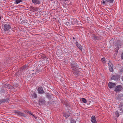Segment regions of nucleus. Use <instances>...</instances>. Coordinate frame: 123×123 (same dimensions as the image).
<instances>
[{
    "label": "nucleus",
    "mask_w": 123,
    "mask_h": 123,
    "mask_svg": "<svg viewBox=\"0 0 123 123\" xmlns=\"http://www.w3.org/2000/svg\"><path fill=\"white\" fill-rule=\"evenodd\" d=\"M119 78V75L115 74L114 75H112L111 76V79L114 80H117Z\"/></svg>",
    "instance_id": "obj_1"
},
{
    "label": "nucleus",
    "mask_w": 123,
    "mask_h": 123,
    "mask_svg": "<svg viewBox=\"0 0 123 123\" xmlns=\"http://www.w3.org/2000/svg\"><path fill=\"white\" fill-rule=\"evenodd\" d=\"M123 89L121 86L119 85L115 87L114 88V90L116 92H119L121 91Z\"/></svg>",
    "instance_id": "obj_2"
},
{
    "label": "nucleus",
    "mask_w": 123,
    "mask_h": 123,
    "mask_svg": "<svg viewBox=\"0 0 123 123\" xmlns=\"http://www.w3.org/2000/svg\"><path fill=\"white\" fill-rule=\"evenodd\" d=\"M14 112L16 113V114L18 115L19 116H22L24 117H26V116L24 113L20 112L18 110H14Z\"/></svg>",
    "instance_id": "obj_3"
},
{
    "label": "nucleus",
    "mask_w": 123,
    "mask_h": 123,
    "mask_svg": "<svg viewBox=\"0 0 123 123\" xmlns=\"http://www.w3.org/2000/svg\"><path fill=\"white\" fill-rule=\"evenodd\" d=\"M11 28L10 25L8 24H5L4 26V29L5 31H8Z\"/></svg>",
    "instance_id": "obj_4"
},
{
    "label": "nucleus",
    "mask_w": 123,
    "mask_h": 123,
    "mask_svg": "<svg viewBox=\"0 0 123 123\" xmlns=\"http://www.w3.org/2000/svg\"><path fill=\"white\" fill-rule=\"evenodd\" d=\"M71 68L72 69H76L77 68L78 66L77 64L74 62H72V63H70Z\"/></svg>",
    "instance_id": "obj_5"
},
{
    "label": "nucleus",
    "mask_w": 123,
    "mask_h": 123,
    "mask_svg": "<svg viewBox=\"0 0 123 123\" xmlns=\"http://www.w3.org/2000/svg\"><path fill=\"white\" fill-rule=\"evenodd\" d=\"M116 86V84L114 83L110 82L108 83V86L109 87L110 89L113 88Z\"/></svg>",
    "instance_id": "obj_6"
},
{
    "label": "nucleus",
    "mask_w": 123,
    "mask_h": 123,
    "mask_svg": "<svg viewBox=\"0 0 123 123\" xmlns=\"http://www.w3.org/2000/svg\"><path fill=\"white\" fill-rule=\"evenodd\" d=\"M37 91L38 93L40 94H42L44 93V91L43 90L42 86L39 87L37 89Z\"/></svg>",
    "instance_id": "obj_7"
},
{
    "label": "nucleus",
    "mask_w": 123,
    "mask_h": 123,
    "mask_svg": "<svg viewBox=\"0 0 123 123\" xmlns=\"http://www.w3.org/2000/svg\"><path fill=\"white\" fill-rule=\"evenodd\" d=\"M109 68L110 71L111 72H112L113 71V66L112 63L111 62H110L108 63Z\"/></svg>",
    "instance_id": "obj_8"
},
{
    "label": "nucleus",
    "mask_w": 123,
    "mask_h": 123,
    "mask_svg": "<svg viewBox=\"0 0 123 123\" xmlns=\"http://www.w3.org/2000/svg\"><path fill=\"white\" fill-rule=\"evenodd\" d=\"M46 103V101L43 99H40L39 100V103L40 105H44Z\"/></svg>",
    "instance_id": "obj_9"
},
{
    "label": "nucleus",
    "mask_w": 123,
    "mask_h": 123,
    "mask_svg": "<svg viewBox=\"0 0 123 123\" xmlns=\"http://www.w3.org/2000/svg\"><path fill=\"white\" fill-rule=\"evenodd\" d=\"M75 44L76 46H77L81 50V51H82V46L80 44H79L77 41H76Z\"/></svg>",
    "instance_id": "obj_10"
},
{
    "label": "nucleus",
    "mask_w": 123,
    "mask_h": 123,
    "mask_svg": "<svg viewBox=\"0 0 123 123\" xmlns=\"http://www.w3.org/2000/svg\"><path fill=\"white\" fill-rule=\"evenodd\" d=\"M91 122L93 123H97L95 117L94 116H92L91 117Z\"/></svg>",
    "instance_id": "obj_11"
},
{
    "label": "nucleus",
    "mask_w": 123,
    "mask_h": 123,
    "mask_svg": "<svg viewBox=\"0 0 123 123\" xmlns=\"http://www.w3.org/2000/svg\"><path fill=\"white\" fill-rule=\"evenodd\" d=\"M72 72L74 75L75 76L79 74V72L77 69H74L72 70Z\"/></svg>",
    "instance_id": "obj_12"
},
{
    "label": "nucleus",
    "mask_w": 123,
    "mask_h": 123,
    "mask_svg": "<svg viewBox=\"0 0 123 123\" xmlns=\"http://www.w3.org/2000/svg\"><path fill=\"white\" fill-rule=\"evenodd\" d=\"M28 66L27 65H25L23 66L20 68L21 70H23L27 68H28Z\"/></svg>",
    "instance_id": "obj_13"
},
{
    "label": "nucleus",
    "mask_w": 123,
    "mask_h": 123,
    "mask_svg": "<svg viewBox=\"0 0 123 123\" xmlns=\"http://www.w3.org/2000/svg\"><path fill=\"white\" fill-rule=\"evenodd\" d=\"M31 95L32 98H36L37 97V95L35 92H32V93L31 94Z\"/></svg>",
    "instance_id": "obj_14"
},
{
    "label": "nucleus",
    "mask_w": 123,
    "mask_h": 123,
    "mask_svg": "<svg viewBox=\"0 0 123 123\" xmlns=\"http://www.w3.org/2000/svg\"><path fill=\"white\" fill-rule=\"evenodd\" d=\"M32 2L33 3L37 4H39L40 3L38 0H32Z\"/></svg>",
    "instance_id": "obj_15"
},
{
    "label": "nucleus",
    "mask_w": 123,
    "mask_h": 123,
    "mask_svg": "<svg viewBox=\"0 0 123 123\" xmlns=\"http://www.w3.org/2000/svg\"><path fill=\"white\" fill-rule=\"evenodd\" d=\"M9 100V98H7L6 99H3L1 100V101H0V102H8V101Z\"/></svg>",
    "instance_id": "obj_16"
},
{
    "label": "nucleus",
    "mask_w": 123,
    "mask_h": 123,
    "mask_svg": "<svg viewBox=\"0 0 123 123\" xmlns=\"http://www.w3.org/2000/svg\"><path fill=\"white\" fill-rule=\"evenodd\" d=\"M93 38L95 40H98L99 39V37L96 36H94L93 37Z\"/></svg>",
    "instance_id": "obj_17"
},
{
    "label": "nucleus",
    "mask_w": 123,
    "mask_h": 123,
    "mask_svg": "<svg viewBox=\"0 0 123 123\" xmlns=\"http://www.w3.org/2000/svg\"><path fill=\"white\" fill-rule=\"evenodd\" d=\"M70 116V114L68 113H65L63 115V116L66 117H68Z\"/></svg>",
    "instance_id": "obj_18"
},
{
    "label": "nucleus",
    "mask_w": 123,
    "mask_h": 123,
    "mask_svg": "<svg viewBox=\"0 0 123 123\" xmlns=\"http://www.w3.org/2000/svg\"><path fill=\"white\" fill-rule=\"evenodd\" d=\"M81 100L82 102L84 103H85L87 102L86 99L84 98H81Z\"/></svg>",
    "instance_id": "obj_19"
},
{
    "label": "nucleus",
    "mask_w": 123,
    "mask_h": 123,
    "mask_svg": "<svg viewBox=\"0 0 123 123\" xmlns=\"http://www.w3.org/2000/svg\"><path fill=\"white\" fill-rule=\"evenodd\" d=\"M115 115L117 117H118L119 116V114L118 111H116L115 112Z\"/></svg>",
    "instance_id": "obj_20"
},
{
    "label": "nucleus",
    "mask_w": 123,
    "mask_h": 123,
    "mask_svg": "<svg viewBox=\"0 0 123 123\" xmlns=\"http://www.w3.org/2000/svg\"><path fill=\"white\" fill-rule=\"evenodd\" d=\"M22 22L25 24H27V20L25 19H24V20L22 21Z\"/></svg>",
    "instance_id": "obj_21"
},
{
    "label": "nucleus",
    "mask_w": 123,
    "mask_h": 123,
    "mask_svg": "<svg viewBox=\"0 0 123 123\" xmlns=\"http://www.w3.org/2000/svg\"><path fill=\"white\" fill-rule=\"evenodd\" d=\"M22 0H16V2L17 4H18L20 2H22Z\"/></svg>",
    "instance_id": "obj_22"
},
{
    "label": "nucleus",
    "mask_w": 123,
    "mask_h": 123,
    "mask_svg": "<svg viewBox=\"0 0 123 123\" xmlns=\"http://www.w3.org/2000/svg\"><path fill=\"white\" fill-rule=\"evenodd\" d=\"M46 97L49 99L51 98V96L50 95H49V94H48L46 95Z\"/></svg>",
    "instance_id": "obj_23"
},
{
    "label": "nucleus",
    "mask_w": 123,
    "mask_h": 123,
    "mask_svg": "<svg viewBox=\"0 0 123 123\" xmlns=\"http://www.w3.org/2000/svg\"><path fill=\"white\" fill-rule=\"evenodd\" d=\"M69 49H67V50H66V52L68 54H70V53H71V51L69 50Z\"/></svg>",
    "instance_id": "obj_24"
},
{
    "label": "nucleus",
    "mask_w": 123,
    "mask_h": 123,
    "mask_svg": "<svg viewBox=\"0 0 123 123\" xmlns=\"http://www.w3.org/2000/svg\"><path fill=\"white\" fill-rule=\"evenodd\" d=\"M71 123H76L75 121L74 120V119H71Z\"/></svg>",
    "instance_id": "obj_25"
},
{
    "label": "nucleus",
    "mask_w": 123,
    "mask_h": 123,
    "mask_svg": "<svg viewBox=\"0 0 123 123\" xmlns=\"http://www.w3.org/2000/svg\"><path fill=\"white\" fill-rule=\"evenodd\" d=\"M105 59L104 58H102L101 61L103 62H105Z\"/></svg>",
    "instance_id": "obj_26"
},
{
    "label": "nucleus",
    "mask_w": 123,
    "mask_h": 123,
    "mask_svg": "<svg viewBox=\"0 0 123 123\" xmlns=\"http://www.w3.org/2000/svg\"><path fill=\"white\" fill-rule=\"evenodd\" d=\"M18 86V84H17L16 83H14L13 85L14 86V87H17V86Z\"/></svg>",
    "instance_id": "obj_27"
},
{
    "label": "nucleus",
    "mask_w": 123,
    "mask_h": 123,
    "mask_svg": "<svg viewBox=\"0 0 123 123\" xmlns=\"http://www.w3.org/2000/svg\"><path fill=\"white\" fill-rule=\"evenodd\" d=\"M39 73V72H38V71L37 70L36 72H35V73H34V74H35V75H36L37 74H38ZM33 74H34V73Z\"/></svg>",
    "instance_id": "obj_28"
},
{
    "label": "nucleus",
    "mask_w": 123,
    "mask_h": 123,
    "mask_svg": "<svg viewBox=\"0 0 123 123\" xmlns=\"http://www.w3.org/2000/svg\"><path fill=\"white\" fill-rule=\"evenodd\" d=\"M121 97H122L120 95H119L118 96L117 99H118L119 98L120 99V98H121Z\"/></svg>",
    "instance_id": "obj_29"
},
{
    "label": "nucleus",
    "mask_w": 123,
    "mask_h": 123,
    "mask_svg": "<svg viewBox=\"0 0 123 123\" xmlns=\"http://www.w3.org/2000/svg\"><path fill=\"white\" fill-rule=\"evenodd\" d=\"M30 111H25V112L26 113L29 114Z\"/></svg>",
    "instance_id": "obj_30"
},
{
    "label": "nucleus",
    "mask_w": 123,
    "mask_h": 123,
    "mask_svg": "<svg viewBox=\"0 0 123 123\" xmlns=\"http://www.w3.org/2000/svg\"><path fill=\"white\" fill-rule=\"evenodd\" d=\"M29 114L30 115H33V114H32V112H31V111H30Z\"/></svg>",
    "instance_id": "obj_31"
},
{
    "label": "nucleus",
    "mask_w": 123,
    "mask_h": 123,
    "mask_svg": "<svg viewBox=\"0 0 123 123\" xmlns=\"http://www.w3.org/2000/svg\"><path fill=\"white\" fill-rule=\"evenodd\" d=\"M121 58L122 59H123V52L122 53V54Z\"/></svg>",
    "instance_id": "obj_32"
},
{
    "label": "nucleus",
    "mask_w": 123,
    "mask_h": 123,
    "mask_svg": "<svg viewBox=\"0 0 123 123\" xmlns=\"http://www.w3.org/2000/svg\"><path fill=\"white\" fill-rule=\"evenodd\" d=\"M47 59V57L46 56L44 57H43V59L44 60L45 59Z\"/></svg>",
    "instance_id": "obj_33"
},
{
    "label": "nucleus",
    "mask_w": 123,
    "mask_h": 123,
    "mask_svg": "<svg viewBox=\"0 0 123 123\" xmlns=\"http://www.w3.org/2000/svg\"><path fill=\"white\" fill-rule=\"evenodd\" d=\"M120 72H123V68H122L121 69L120 71Z\"/></svg>",
    "instance_id": "obj_34"
},
{
    "label": "nucleus",
    "mask_w": 123,
    "mask_h": 123,
    "mask_svg": "<svg viewBox=\"0 0 123 123\" xmlns=\"http://www.w3.org/2000/svg\"><path fill=\"white\" fill-rule=\"evenodd\" d=\"M37 70V71H38V72H39V73L40 72H41V70H40L39 69H38V70Z\"/></svg>",
    "instance_id": "obj_35"
},
{
    "label": "nucleus",
    "mask_w": 123,
    "mask_h": 123,
    "mask_svg": "<svg viewBox=\"0 0 123 123\" xmlns=\"http://www.w3.org/2000/svg\"><path fill=\"white\" fill-rule=\"evenodd\" d=\"M10 31L8 32V34L9 35H10V34H11V33L10 32Z\"/></svg>",
    "instance_id": "obj_36"
},
{
    "label": "nucleus",
    "mask_w": 123,
    "mask_h": 123,
    "mask_svg": "<svg viewBox=\"0 0 123 123\" xmlns=\"http://www.w3.org/2000/svg\"><path fill=\"white\" fill-rule=\"evenodd\" d=\"M120 46H121V45H118L117 47H118H118H120Z\"/></svg>",
    "instance_id": "obj_37"
},
{
    "label": "nucleus",
    "mask_w": 123,
    "mask_h": 123,
    "mask_svg": "<svg viewBox=\"0 0 123 123\" xmlns=\"http://www.w3.org/2000/svg\"><path fill=\"white\" fill-rule=\"evenodd\" d=\"M34 117H35V116H34L33 114V115H32Z\"/></svg>",
    "instance_id": "obj_38"
},
{
    "label": "nucleus",
    "mask_w": 123,
    "mask_h": 123,
    "mask_svg": "<svg viewBox=\"0 0 123 123\" xmlns=\"http://www.w3.org/2000/svg\"><path fill=\"white\" fill-rule=\"evenodd\" d=\"M34 117H35V116H34L33 114V115H32Z\"/></svg>",
    "instance_id": "obj_39"
},
{
    "label": "nucleus",
    "mask_w": 123,
    "mask_h": 123,
    "mask_svg": "<svg viewBox=\"0 0 123 123\" xmlns=\"http://www.w3.org/2000/svg\"><path fill=\"white\" fill-rule=\"evenodd\" d=\"M34 117H35V116H34L33 114V115H32Z\"/></svg>",
    "instance_id": "obj_40"
},
{
    "label": "nucleus",
    "mask_w": 123,
    "mask_h": 123,
    "mask_svg": "<svg viewBox=\"0 0 123 123\" xmlns=\"http://www.w3.org/2000/svg\"><path fill=\"white\" fill-rule=\"evenodd\" d=\"M34 118H35V119H37V118L36 117H34Z\"/></svg>",
    "instance_id": "obj_41"
},
{
    "label": "nucleus",
    "mask_w": 123,
    "mask_h": 123,
    "mask_svg": "<svg viewBox=\"0 0 123 123\" xmlns=\"http://www.w3.org/2000/svg\"><path fill=\"white\" fill-rule=\"evenodd\" d=\"M122 80L123 81V77H122Z\"/></svg>",
    "instance_id": "obj_42"
},
{
    "label": "nucleus",
    "mask_w": 123,
    "mask_h": 123,
    "mask_svg": "<svg viewBox=\"0 0 123 123\" xmlns=\"http://www.w3.org/2000/svg\"><path fill=\"white\" fill-rule=\"evenodd\" d=\"M73 39H75V38H74V37H73Z\"/></svg>",
    "instance_id": "obj_43"
},
{
    "label": "nucleus",
    "mask_w": 123,
    "mask_h": 123,
    "mask_svg": "<svg viewBox=\"0 0 123 123\" xmlns=\"http://www.w3.org/2000/svg\"><path fill=\"white\" fill-rule=\"evenodd\" d=\"M1 19V17H0V20Z\"/></svg>",
    "instance_id": "obj_44"
}]
</instances>
